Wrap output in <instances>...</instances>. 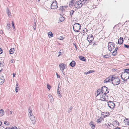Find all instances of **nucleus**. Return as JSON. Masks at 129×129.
Returning a JSON list of instances; mask_svg holds the SVG:
<instances>
[{
  "mask_svg": "<svg viewBox=\"0 0 129 129\" xmlns=\"http://www.w3.org/2000/svg\"><path fill=\"white\" fill-rule=\"evenodd\" d=\"M59 84H58V88H57V89H58H58H59Z\"/></svg>",
  "mask_w": 129,
  "mask_h": 129,
  "instance_id": "bf43d9fd",
  "label": "nucleus"
},
{
  "mask_svg": "<svg viewBox=\"0 0 129 129\" xmlns=\"http://www.w3.org/2000/svg\"><path fill=\"white\" fill-rule=\"evenodd\" d=\"M15 91L16 92H17L18 91V90L17 88H15Z\"/></svg>",
  "mask_w": 129,
  "mask_h": 129,
  "instance_id": "603ef678",
  "label": "nucleus"
},
{
  "mask_svg": "<svg viewBox=\"0 0 129 129\" xmlns=\"http://www.w3.org/2000/svg\"><path fill=\"white\" fill-rule=\"evenodd\" d=\"M2 71V70H0V72H1Z\"/></svg>",
  "mask_w": 129,
  "mask_h": 129,
  "instance_id": "680f3d73",
  "label": "nucleus"
},
{
  "mask_svg": "<svg viewBox=\"0 0 129 129\" xmlns=\"http://www.w3.org/2000/svg\"><path fill=\"white\" fill-rule=\"evenodd\" d=\"M121 77L123 80L126 81L129 78V74L123 72L122 73Z\"/></svg>",
  "mask_w": 129,
  "mask_h": 129,
  "instance_id": "20e7f679",
  "label": "nucleus"
},
{
  "mask_svg": "<svg viewBox=\"0 0 129 129\" xmlns=\"http://www.w3.org/2000/svg\"><path fill=\"white\" fill-rule=\"evenodd\" d=\"M11 129H17V127L15 126H14V127L11 128Z\"/></svg>",
  "mask_w": 129,
  "mask_h": 129,
  "instance_id": "a18cd8bd",
  "label": "nucleus"
},
{
  "mask_svg": "<svg viewBox=\"0 0 129 129\" xmlns=\"http://www.w3.org/2000/svg\"><path fill=\"white\" fill-rule=\"evenodd\" d=\"M7 28L8 30H10V24L9 23L7 24Z\"/></svg>",
  "mask_w": 129,
  "mask_h": 129,
  "instance_id": "c85d7f7f",
  "label": "nucleus"
},
{
  "mask_svg": "<svg viewBox=\"0 0 129 129\" xmlns=\"http://www.w3.org/2000/svg\"><path fill=\"white\" fill-rule=\"evenodd\" d=\"M66 7H67L65 6H60L59 10L60 11L62 12L65 11V9H66Z\"/></svg>",
  "mask_w": 129,
  "mask_h": 129,
  "instance_id": "ddd939ff",
  "label": "nucleus"
},
{
  "mask_svg": "<svg viewBox=\"0 0 129 129\" xmlns=\"http://www.w3.org/2000/svg\"><path fill=\"white\" fill-rule=\"evenodd\" d=\"M56 75H57V78H60V76L57 73H56Z\"/></svg>",
  "mask_w": 129,
  "mask_h": 129,
  "instance_id": "c03bdc74",
  "label": "nucleus"
},
{
  "mask_svg": "<svg viewBox=\"0 0 129 129\" xmlns=\"http://www.w3.org/2000/svg\"><path fill=\"white\" fill-rule=\"evenodd\" d=\"M126 124L127 125H129V120L127 119H126L124 120Z\"/></svg>",
  "mask_w": 129,
  "mask_h": 129,
  "instance_id": "bb28decb",
  "label": "nucleus"
},
{
  "mask_svg": "<svg viewBox=\"0 0 129 129\" xmlns=\"http://www.w3.org/2000/svg\"><path fill=\"white\" fill-rule=\"evenodd\" d=\"M112 83L114 85H117L120 83V80L118 77L113 75Z\"/></svg>",
  "mask_w": 129,
  "mask_h": 129,
  "instance_id": "f03ea898",
  "label": "nucleus"
},
{
  "mask_svg": "<svg viewBox=\"0 0 129 129\" xmlns=\"http://www.w3.org/2000/svg\"><path fill=\"white\" fill-rule=\"evenodd\" d=\"M47 88L50 90L51 88V86L49 84H47Z\"/></svg>",
  "mask_w": 129,
  "mask_h": 129,
  "instance_id": "c9c22d12",
  "label": "nucleus"
},
{
  "mask_svg": "<svg viewBox=\"0 0 129 129\" xmlns=\"http://www.w3.org/2000/svg\"><path fill=\"white\" fill-rule=\"evenodd\" d=\"M113 123L114 124H116V125H117V126H118V122L116 120Z\"/></svg>",
  "mask_w": 129,
  "mask_h": 129,
  "instance_id": "72a5a7b5",
  "label": "nucleus"
},
{
  "mask_svg": "<svg viewBox=\"0 0 129 129\" xmlns=\"http://www.w3.org/2000/svg\"><path fill=\"white\" fill-rule=\"evenodd\" d=\"M102 118H100L98 119L97 121V122L98 123H100L101 121Z\"/></svg>",
  "mask_w": 129,
  "mask_h": 129,
  "instance_id": "e433bc0d",
  "label": "nucleus"
},
{
  "mask_svg": "<svg viewBox=\"0 0 129 129\" xmlns=\"http://www.w3.org/2000/svg\"><path fill=\"white\" fill-rule=\"evenodd\" d=\"M3 50L2 49L0 48V54H1L2 53Z\"/></svg>",
  "mask_w": 129,
  "mask_h": 129,
  "instance_id": "49530a36",
  "label": "nucleus"
},
{
  "mask_svg": "<svg viewBox=\"0 0 129 129\" xmlns=\"http://www.w3.org/2000/svg\"><path fill=\"white\" fill-rule=\"evenodd\" d=\"M48 96L50 100L51 101V103H53V102L54 99L52 96L51 94H49L48 95Z\"/></svg>",
  "mask_w": 129,
  "mask_h": 129,
  "instance_id": "a211bd4d",
  "label": "nucleus"
},
{
  "mask_svg": "<svg viewBox=\"0 0 129 129\" xmlns=\"http://www.w3.org/2000/svg\"><path fill=\"white\" fill-rule=\"evenodd\" d=\"M12 111H11L10 112V114H12Z\"/></svg>",
  "mask_w": 129,
  "mask_h": 129,
  "instance_id": "4d7b16f0",
  "label": "nucleus"
},
{
  "mask_svg": "<svg viewBox=\"0 0 129 129\" xmlns=\"http://www.w3.org/2000/svg\"><path fill=\"white\" fill-rule=\"evenodd\" d=\"M82 4H83L84 5H86L88 3L89 1L88 0H83L82 1Z\"/></svg>",
  "mask_w": 129,
  "mask_h": 129,
  "instance_id": "aec40b11",
  "label": "nucleus"
},
{
  "mask_svg": "<svg viewBox=\"0 0 129 129\" xmlns=\"http://www.w3.org/2000/svg\"><path fill=\"white\" fill-rule=\"evenodd\" d=\"M107 105L111 109H113L115 107V104L113 102L109 101L107 103Z\"/></svg>",
  "mask_w": 129,
  "mask_h": 129,
  "instance_id": "6e6552de",
  "label": "nucleus"
},
{
  "mask_svg": "<svg viewBox=\"0 0 129 129\" xmlns=\"http://www.w3.org/2000/svg\"><path fill=\"white\" fill-rule=\"evenodd\" d=\"M123 38L122 37H120L118 40V43L119 44H121L123 43Z\"/></svg>",
  "mask_w": 129,
  "mask_h": 129,
  "instance_id": "dca6fc26",
  "label": "nucleus"
},
{
  "mask_svg": "<svg viewBox=\"0 0 129 129\" xmlns=\"http://www.w3.org/2000/svg\"><path fill=\"white\" fill-rule=\"evenodd\" d=\"M5 113L4 111L2 109L0 110V116H2L4 115Z\"/></svg>",
  "mask_w": 129,
  "mask_h": 129,
  "instance_id": "5701e85b",
  "label": "nucleus"
},
{
  "mask_svg": "<svg viewBox=\"0 0 129 129\" xmlns=\"http://www.w3.org/2000/svg\"><path fill=\"white\" fill-rule=\"evenodd\" d=\"M28 115L29 116V117L33 116V114L32 113V110L31 108H29L28 109Z\"/></svg>",
  "mask_w": 129,
  "mask_h": 129,
  "instance_id": "f3484780",
  "label": "nucleus"
},
{
  "mask_svg": "<svg viewBox=\"0 0 129 129\" xmlns=\"http://www.w3.org/2000/svg\"><path fill=\"white\" fill-rule=\"evenodd\" d=\"M112 77L113 75L109 76V77L105 79L104 80V82L105 83H107L109 82L110 81L112 82Z\"/></svg>",
  "mask_w": 129,
  "mask_h": 129,
  "instance_id": "9d476101",
  "label": "nucleus"
},
{
  "mask_svg": "<svg viewBox=\"0 0 129 129\" xmlns=\"http://www.w3.org/2000/svg\"><path fill=\"white\" fill-rule=\"evenodd\" d=\"M4 124L6 125H9V122L7 121H5L4 122Z\"/></svg>",
  "mask_w": 129,
  "mask_h": 129,
  "instance_id": "58836bf2",
  "label": "nucleus"
},
{
  "mask_svg": "<svg viewBox=\"0 0 129 129\" xmlns=\"http://www.w3.org/2000/svg\"><path fill=\"white\" fill-rule=\"evenodd\" d=\"M59 39L61 40H62L63 39V38L61 37H60L59 38Z\"/></svg>",
  "mask_w": 129,
  "mask_h": 129,
  "instance_id": "8fccbe9b",
  "label": "nucleus"
},
{
  "mask_svg": "<svg viewBox=\"0 0 129 129\" xmlns=\"http://www.w3.org/2000/svg\"><path fill=\"white\" fill-rule=\"evenodd\" d=\"M94 72V71L93 70H90V71H88L87 72H85V74H86L87 75V74H89L90 73Z\"/></svg>",
  "mask_w": 129,
  "mask_h": 129,
  "instance_id": "cd10ccee",
  "label": "nucleus"
},
{
  "mask_svg": "<svg viewBox=\"0 0 129 129\" xmlns=\"http://www.w3.org/2000/svg\"><path fill=\"white\" fill-rule=\"evenodd\" d=\"M59 66L60 70L63 74L64 75L63 72L64 70L66 69V65L63 63H61L59 64Z\"/></svg>",
  "mask_w": 129,
  "mask_h": 129,
  "instance_id": "0eeeda50",
  "label": "nucleus"
},
{
  "mask_svg": "<svg viewBox=\"0 0 129 129\" xmlns=\"http://www.w3.org/2000/svg\"><path fill=\"white\" fill-rule=\"evenodd\" d=\"M114 129H120L119 128L117 127V128H115Z\"/></svg>",
  "mask_w": 129,
  "mask_h": 129,
  "instance_id": "6e6d98bb",
  "label": "nucleus"
},
{
  "mask_svg": "<svg viewBox=\"0 0 129 129\" xmlns=\"http://www.w3.org/2000/svg\"><path fill=\"white\" fill-rule=\"evenodd\" d=\"M81 26L79 23H76L73 26L74 31L76 32H79L80 30Z\"/></svg>",
  "mask_w": 129,
  "mask_h": 129,
  "instance_id": "7ed1b4c3",
  "label": "nucleus"
},
{
  "mask_svg": "<svg viewBox=\"0 0 129 129\" xmlns=\"http://www.w3.org/2000/svg\"><path fill=\"white\" fill-rule=\"evenodd\" d=\"M5 81L4 79L3 76L0 77V84L2 85Z\"/></svg>",
  "mask_w": 129,
  "mask_h": 129,
  "instance_id": "4468645a",
  "label": "nucleus"
},
{
  "mask_svg": "<svg viewBox=\"0 0 129 129\" xmlns=\"http://www.w3.org/2000/svg\"><path fill=\"white\" fill-rule=\"evenodd\" d=\"M115 44L114 43L112 42H109L108 45V49L109 51H112L115 48Z\"/></svg>",
  "mask_w": 129,
  "mask_h": 129,
  "instance_id": "39448f33",
  "label": "nucleus"
},
{
  "mask_svg": "<svg viewBox=\"0 0 129 129\" xmlns=\"http://www.w3.org/2000/svg\"><path fill=\"white\" fill-rule=\"evenodd\" d=\"M75 64L76 63L74 61H72L70 63V65L72 67H74Z\"/></svg>",
  "mask_w": 129,
  "mask_h": 129,
  "instance_id": "6ab92c4d",
  "label": "nucleus"
},
{
  "mask_svg": "<svg viewBox=\"0 0 129 129\" xmlns=\"http://www.w3.org/2000/svg\"><path fill=\"white\" fill-rule=\"evenodd\" d=\"M124 47L127 48H129V46L128 45H124Z\"/></svg>",
  "mask_w": 129,
  "mask_h": 129,
  "instance_id": "79ce46f5",
  "label": "nucleus"
},
{
  "mask_svg": "<svg viewBox=\"0 0 129 129\" xmlns=\"http://www.w3.org/2000/svg\"><path fill=\"white\" fill-rule=\"evenodd\" d=\"M57 94L58 96L60 98L61 97L62 95L60 93V92L59 91V89L58 88L57 89Z\"/></svg>",
  "mask_w": 129,
  "mask_h": 129,
  "instance_id": "412c9836",
  "label": "nucleus"
},
{
  "mask_svg": "<svg viewBox=\"0 0 129 129\" xmlns=\"http://www.w3.org/2000/svg\"><path fill=\"white\" fill-rule=\"evenodd\" d=\"M104 58H107L109 57V55H106L103 56Z\"/></svg>",
  "mask_w": 129,
  "mask_h": 129,
  "instance_id": "ea45409f",
  "label": "nucleus"
},
{
  "mask_svg": "<svg viewBox=\"0 0 129 129\" xmlns=\"http://www.w3.org/2000/svg\"><path fill=\"white\" fill-rule=\"evenodd\" d=\"M82 5V1L80 0L76 2L74 6L76 8L79 9L81 7Z\"/></svg>",
  "mask_w": 129,
  "mask_h": 129,
  "instance_id": "423d86ee",
  "label": "nucleus"
},
{
  "mask_svg": "<svg viewBox=\"0 0 129 129\" xmlns=\"http://www.w3.org/2000/svg\"><path fill=\"white\" fill-rule=\"evenodd\" d=\"M30 118L31 121L33 124H35L36 123V120L35 116L33 115L29 117Z\"/></svg>",
  "mask_w": 129,
  "mask_h": 129,
  "instance_id": "f8f14e48",
  "label": "nucleus"
},
{
  "mask_svg": "<svg viewBox=\"0 0 129 129\" xmlns=\"http://www.w3.org/2000/svg\"><path fill=\"white\" fill-rule=\"evenodd\" d=\"M2 124V122L0 121V126Z\"/></svg>",
  "mask_w": 129,
  "mask_h": 129,
  "instance_id": "5fc2aeb1",
  "label": "nucleus"
},
{
  "mask_svg": "<svg viewBox=\"0 0 129 129\" xmlns=\"http://www.w3.org/2000/svg\"><path fill=\"white\" fill-rule=\"evenodd\" d=\"M61 55V52H58V57H59L60 55Z\"/></svg>",
  "mask_w": 129,
  "mask_h": 129,
  "instance_id": "de8ad7c7",
  "label": "nucleus"
},
{
  "mask_svg": "<svg viewBox=\"0 0 129 129\" xmlns=\"http://www.w3.org/2000/svg\"><path fill=\"white\" fill-rule=\"evenodd\" d=\"M89 43H91L92 40L93 39V38L92 35H90L89 36H88L87 39Z\"/></svg>",
  "mask_w": 129,
  "mask_h": 129,
  "instance_id": "9b49d317",
  "label": "nucleus"
},
{
  "mask_svg": "<svg viewBox=\"0 0 129 129\" xmlns=\"http://www.w3.org/2000/svg\"><path fill=\"white\" fill-rule=\"evenodd\" d=\"M33 27L34 29V30H36V22H35L34 25L33 26Z\"/></svg>",
  "mask_w": 129,
  "mask_h": 129,
  "instance_id": "473e14b6",
  "label": "nucleus"
},
{
  "mask_svg": "<svg viewBox=\"0 0 129 129\" xmlns=\"http://www.w3.org/2000/svg\"><path fill=\"white\" fill-rule=\"evenodd\" d=\"M6 13L8 17L10 18H11L12 17L11 13L10 12L9 9L8 8H7L6 10Z\"/></svg>",
  "mask_w": 129,
  "mask_h": 129,
  "instance_id": "2eb2a0df",
  "label": "nucleus"
},
{
  "mask_svg": "<svg viewBox=\"0 0 129 129\" xmlns=\"http://www.w3.org/2000/svg\"><path fill=\"white\" fill-rule=\"evenodd\" d=\"M48 35L49 38H51L53 36V34L51 32H49L48 33Z\"/></svg>",
  "mask_w": 129,
  "mask_h": 129,
  "instance_id": "b1692460",
  "label": "nucleus"
},
{
  "mask_svg": "<svg viewBox=\"0 0 129 129\" xmlns=\"http://www.w3.org/2000/svg\"><path fill=\"white\" fill-rule=\"evenodd\" d=\"M71 4H73V1H71Z\"/></svg>",
  "mask_w": 129,
  "mask_h": 129,
  "instance_id": "13d9d810",
  "label": "nucleus"
},
{
  "mask_svg": "<svg viewBox=\"0 0 129 129\" xmlns=\"http://www.w3.org/2000/svg\"><path fill=\"white\" fill-rule=\"evenodd\" d=\"M64 20V18L63 17H61L59 18L60 21L61 22H62Z\"/></svg>",
  "mask_w": 129,
  "mask_h": 129,
  "instance_id": "7c9ffc66",
  "label": "nucleus"
},
{
  "mask_svg": "<svg viewBox=\"0 0 129 129\" xmlns=\"http://www.w3.org/2000/svg\"><path fill=\"white\" fill-rule=\"evenodd\" d=\"M14 48H11L10 50V54H12L14 53Z\"/></svg>",
  "mask_w": 129,
  "mask_h": 129,
  "instance_id": "c756f323",
  "label": "nucleus"
},
{
  "mask_svg": "<svg viewBox=\"0 0 129 129\" xmlns=\"http://www.w3.org/2000/svg\"><path fill=\"white\" fill-rule=\"evenodd\" d=\"M19 87L18 84V83L17 82L16 83V86L15 88H18Z\"/></svg>",
  "mask_w": 129,
  "mask_h": 129,
  "instance_id": "37998d69",
  "label": "nucleus"
},
{
  "mask_svg": "<svg viewBox=\"0 0 129 129\" xmlns=\"http://www.w3.org/2000/svg\"><path fill=\"white\" fill-rule=\"evenodd\" d=\"M12 26L13 28V29L15 30V28L14 25V23L13 21H12Z\"/></svg>",
  "mask_w": 129,
  "mask_h": 129,
  "instance_id": "f704fd0d",
  "label": "nucleus"
},
{
  "mask_svg": "<svg viewBox=\"0 0 129 129\" xmlns=\"http://www.w3.org/2000/svg\"><path fill=\"white\" fill-rule=\"evenodd\" d=\"M72 109V107H70L68 110V112H71V110Z\"/></svg>",
  "mask_w": 129,
  "mask_h": 129,
  "instance_id": "a19ab883",
  "label": "nucleus"
},
{
  "mask_svg": "<svg viewBox=\"0 0 129 129\" xmlns=\"http://www.w3.org/2000/svg\"><path fill=\"white\" fill-rule=\"evenodd\" d=\"M109 92V90L105 86L102 87L101 89H99L95 92L96 96L99 100L105 101H108V97L106 94Z\"/></svg>",
  "mask_w": 129,
  "mask_h": 129,
  "instance_id": "f257e3e1",
  "label": "nucleus"
},
{
  "mask_svg": "<svg viewBox=\"0 0 129 129\" xmlns=\"http://www.w3.org/2000/svg\"><path fill=\"white\" fill-rule=\"evenodd\" d=\"M57 4V2L56 1H53L51 4V8L53 9H57L58 7Z\"/></svg>",
  "mask_w": 129,
  "mask_h": 129,
  "instance_id": "1a4fd4ad",
  "label": "nucleus"
},
{
  "mask_svg": "<svg viewBox=\"0 0 129 129\" xmlns=\"http://www.w3.org/2000/svg\"><path fill=\"white\" fill-rule=\"evenodd\" d=\"M16 74L15 73H13V77H15V76Z\"/></svg>",
  "mask_w": 129,
  "mask_h": 129,
  "instance_id": "864d4df0",
  "label": "nucleus"
},
{
  "mask_svg": "<svg viewBox=\"0 0 129 129\" xmlns=\"http://www.w3.org/2000/svg\"><path fill=\"white\" fill-rule=\"evenodd\" d=\"M74 12V11L73 10H72L70 11V14L71 16H72Z\"/></svg>",
  "mask_w": 129,
  "mask_h": 129,
  "instance_id": "4c0bfd02",
  "label": "nucleus"
},
{
  "mask_svg": "<svg viewBox=\"0 0 129 129\" xmlns=\"http://www.w3.org/2000/svg\"><path fill=\"white\" fill-rule=\"evenodd\" d=\"M92 129H94V128H92Z\"/></svg>",
  "mask_w": 129,
  "mask_h": 129,
  "instance_id": "e2e57ef3",
  "label": "nucleus"
},
{
  "mask_svg": "<svg viewBox=\"0 0 129 129\" xmlns=\"http://www.w3.org/2000/svg\"><path fill=\"white\" fill-rule=\"evenodd\" d=\"M79 58L81 60L83 61H85L86 60V59H85V58L82 56H79Z\"/></svg>",
  "mask_w": 129,
  "mask_h": 129,
  "instance_id": "a878e982",
  "label": "nucleus"
},
{
  "mask_svg": "<svg viewBox=\"0 0 129 129\" xmlns=\"http://www.w3.org/2000/svg\"><path fill=\"white\" fill-rule=\"evenodd\" d=\"M124 73H126L127 74H129V69H125L124 70V71L123 72Z\"/></svg>",
  "mask_w": 129,
  "mask_h": 129,
  "instance_id": "2f4dec72",
  "label": "nucleus"
},
{
  "mask_svg": "<svg viewBox=\"0 0 129 129\" xmlns=\"http://www.w3.org/2000/svg\"><path fill=\"white\" fill-rule=\"evenodd\" d=\"M117 50V48H115L114 51L112 53V55L113 56H115L116 55V52Z\"/></svg>",
  "mask_w": 129,
  "mask_h": 129,
  "instance_id": "393cba45",
  "label": "nucleus"
},
{
  "mask_svg": "<svg viewBox=\"0 0 129 129\" xmlns=\"http://www.w3.org/2000/svg\"><path fill=\"white\" fill-rule=\"evenodd\" d=\"M14 60L13 59H12L11 60L10 62L11 63H13L14 62Z\"/></svg>",
  "mask_w": 129,
  "mask_h": 129,
  "instance_id": "3c124183",
  "label": "nucleus"
},
{
  "mask_svg": "<svg viewBox=\"0 0 129 129\" xmlns=\"http://www.w3.org/2000/svg\"><path fill=\"white\" fill-rule=\"evenodd\" d=\"M89 124L91 128H94L95 126V125H94L93 122L92 121L90 122Z\"/></svg>",
  "mask_w": 129,
  "mask_h": 129,
  "instance_id": "4be33fe9",
  "label": "nucleus"
},
{
  "mask_svg": "<svg viewBox=\"0 0 129 129\" xmlns=\"http://www.w3.org/2000/svg\"><path fill=\"white\" fill-rule=\"evenodd\" d=\"M75 47L76 48V49H77L76 46V45H75Z\"/></svg>",
  "mask_w": 129,
  "mask_h": 129,
  "instance_id": "052dcab7",
  "label": "nucleus"
},
{
  "mask_svg": "<svg viewBox=\"0 0 129 129\" xmlns=\"http://www.w3.org/2000/svg\"><path fill=\"white\" fill-rule=\"evenodd\" d=\"M3 31L1 30L0 31V34H3Z\"/></svg>",
  "mask_w": 129,
  "mask_h": 129,
  "instance_id": "09e8293b",
  "label": "nucleus"
}]
</instances>
